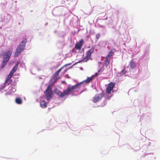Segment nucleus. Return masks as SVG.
Segmentation results:
<instances>
[{"instance_id":"nucleus-1","label":"nucleus","mask_w":160,"mask_h":160,"mask_svg":"<svg viewBox=\"0 0 160 160\" xmlns=\"http://www.w3.org/2000/svg\"><path fill=\"white\" fill-rule=\"evenodd\" d=\"M82 83V82H81L71 87L68 86L62 92L60 91H58L57 94L61 98H64L65 96L68 95L70 92H73L75 89L80 88V86Z\"/></svg>"},{"instance_id":"nucleus-2","label":"nucleus","mask_w":160,"mask_h":160,"mask_svg":"<svg viewBox=\"0 0 160 160\" xmlns=\"http://www.w3.org/2000/svg\"><path fill=\"white\" fill-rule=\"evenodd\" d=\"M12 52V49L11 48L7 52H5L4 55L6 56L4 58L2 62V65L1 66V68H3L6 65L9 59H10L11 55Z\"/></svg>"},{"instance_id":"nucleus-3","label":"nucleus","mask_w":160,"mask_h":160,"mask_svg":"<svg viewBox=\"0 0 160 160\" xmlns=\"http://www.w3.org/2000/svg\"><path fill=\"white\" fill-rule=\"evenodd\" d=\"M44 93L46 96V99L48 100L51 99L52 98V86L50 84L47 88Z\"/></svg>"},{"instance_id":"nucleus-4","label":"nucleus","mask_w":160,"mask_h":160,"mask_svg":"<svg viewBox=\"0 0 160 160\" xmlns=\"http://www.w3.org/2000/svg\"><path fill=\"white\" fill-rule=\"evenodd\" d=\"M94 49V48L92 47L90 49L87 51L86 52V56L82 60V61L85 62H87L90 59H92L91 58V54L93 52Z\"/></svg>"},{"instance_id":"nucleus-5","label":"nucleus","mask_w":160,"mask_h":160,"mask_svg":"<svg viewBox=\"0 0 160 160\" xmlns=\"http://www.w3.org/2000/svg\"><path fill=\"white\" fill-rule=\"evenodd\" d=\"M27 42V39L25 38L23 39L22 41L20 43L17 48V49L22 52L25 48L26 43Z\"/></svg>"},{"instance_id":"nucleus-6","label":"nucleus","mask_w":160,"mask_h":160,"mask_svg":"<svg viewBox=\"0 0 160 160\" xmlns=\"http://www.w3.org/2000/svg\"><path fill=\"white\" fill-rule=\"evenodd\" d=\"M103 96L104 94L103 93H99L93 97L92 101L96 103L101 99Z\"/></svg>"},{"instance_id":"nucleus-7","label":"nucleus","mask_w":160,"mask_h":160,"mask_svg":"<svg viewBox=\"0 0 160 160\" xmlns=\"http://www.w3.org/2000/svg\"><path fill=\"white\" fill-rule=\"evenodd\" d=\"M84 43V40L83 39H81L78 43H77L75 46V48L78 50L81 49Z\"/></svg>"},{"instance_id":"nucleus-8","label":"nucleus","mask_w":160,"mask_h":160,"mask_svg":"<svg viewBox=\"0 0 160 160\" xmlns=\"http://www.w3.org/2000/svg\"><path fill=\"white\" fill-rule=\"evenodd\" d=\"M115 86V83L114 82H111L109 83L108 87L106 88V92L108 94H110L111 91L113 89Z\"/></svg>"},{"instance_id":"nucleus-9","label":"nucleus","mask_w":160,"mask_h":160,"mask_svg":"<svg viewBox=\"0 0 160 160\" xmlns=\"http://www.w3.org/2000/svg\"><path fill=\"white\" fill-rule=\"evenodd\" d=\"M41 107L42 108H46L47 106V104L44 100H42L40 102Z\"/></svg>"},{"instance_id":"nucleus-10","label":"nucleus","mask_w":160,"mask_h":160,"mask_svg":"<svg viewBox=\"0 0 160 160\" xmlns=\"http://www.w3.org/2000/svg\"><path fill=\"white\" fill-rule=\"evenodd\" d=\"M94 77V76H92L91 77H88L87 79L84 81V82L87 83H90L93 79V78Z\"/></svg>"},{"instance_id":"nucleus-11","label":"nucleus","mask_w":160,"mask_h":160,"mask_svg":"<svg viewBox=\"0 0 160 160\" xmlns=\"http://www.w3.org/2000/svg\"><path fill=\"white\" fill-rule=\"evenodd\" d=\"M22 52L20 51L17 48L16 49V50L14 53V57H18L19 55L20 54L21 52Z\"/></svg>"},{"instance_id":"nucleus-12","label":"nucleus","mask_w":160,"mask_h":160,"mask_svg":"<svg viewBox=\"0 0 160 160\" xmlns=\"http://www.w3.org/2000/svg\"><path fill=\"white\" fill-rule=\"evenodd\" d=\"M110 59V58H108L107 57H106V59L104 61L106 67H107L108 65L109 64Z\"/></svg>"},{"instance_id":"nucleus-13","label":"nucleus","mask_w":160,"mask_h":160,"mask_svg":"<svg viewBox=\"0 0 160 160\" xmlns=\"http://www.w3.org/2000/svg\"><path fill=\"white\" fill-rule=\"evenodd\" d=\"M129 65L130 67V68L132 69L134 68L136 66L135 63L132 61H131L130 62Z\"/></svg>"},{"instance_id":"nucleus-14","label":"nucleus","mask_w":160,"mask_h":160,"mask_svg":"<svg viewBox=\"0 0 160 160\" xmlns=\"http://www.w3.org/2000/svg\"><path fill=\"white\" fill-rule=\"evenodd\" d=\"M114 51V49H111L106 57L110 58V57L112 55Z\"/></svg>"},{"instance_id":"nucleus-15","label":"nucleus","mask_w":160,"mask_h":160,"mask_svg":"<svg viewBox=\"0 0 160 160\" xmlns=\"http://www.w3.org/2000/svg\"><path fill=\"white\" fill-rule=\"evenodd\" d=\"M12 82V80L10 79H8L7 78H6L4 82V84L5 85L7 84V85H9Z\"/></svg>"},{"instance_id":"nucleus-16","label":"nucleus","mask_w":160,"mask_h":160,"mask_svg":"<svg viewBox=\"0 0 160 160\" xmlns=\"http://www.w3.org/2000/svg\"><path fill=\"white\" fill-rule=\"evenodd\" d=\"M63 67L62 66L61 68L58 70L57 72H56L54 73V76L55 77L58 76V75L59 72L61 71L62 69L63 68Z\"/></svg>"},{"instance_id":"nucleus-17","label":"nucleus","mask_w":160,"mask_h":160,"mask_svg":"<svg viewBox=\"0 0 160 160\" xmlns=\"http://www.w3.org/2000/svg\"><path fill=\"white\" fill-rule=\"evenodd\" d=\"M16 102L18 104H21L22 102V101L21 98H16L15 100Z\"/></svg>"},{"instance_id":"nucleus-18","label":"nucleus","mask_w":160,"mask_h":160,"mask_svg":"<svg viewBox=\"0 0 160 160\" xmlns=\"http://www.w3.org/2000/svg\"><path fill=\"white\" fill-rule=\"evenodd\" d=\"M18 63H17L13 67L12 70L14 71V72H15L18 68Z\"/></svg>"},{"instance_id":"nucleus-19","label":"nucleus","mask_w":160,"mask_h":160,"mask_svg":"<svg viewBox=\"0 0 160 160\" xmlns=\"http://www.w3.org/2000/svg\"><path fill=\"white\" fill-rule=\"evenodd\" d=\"M127 71L125 69L122 70L121 72V75H122L126 73Z\"/></svg>"},{"instance_id":"nucleus-20","label":"nucleus","mask_w":160,"mask_h":160,"mask_svg":"<svg viewBox=\"0 0 160 160\" xmlns=\"http://www.w3.org/2000/svg\"><path fill=\"white\" fill-rule=\"evenodd\" d=\"M100 37V33H97L96 36V38L97 40Z\"/></svg>"},{"instance_id":"nucleus-21","label":"nucleus","mask_w":160,"mask_h":160,"mask_svg":"<svg viewBox=\"0 0 160 160\" xmlns=\"http://www.w3.org/2000/svg\"><path fill=\"white\" fill-rule=\"evenodd\" d=\"M12 75H10V74H9V75H8L7 77V79H10L12 77Z\"/></svg>"},{"instance_id":"nucleus-22","label":"nucleus","mask_w":160,"mask_h":160,"mask_svg":"<svg viewBox=\"0 0 160 160\" xmlns=\"http://www.w3.org/2000/svg\"><path fill=\"white\" fill-rule=\"evenodd\" d=\"M15 72H14V71H12V70L11 72H10L9 73V74H10V75H12V76H13L14 73Z\"/></svg>"},{"instance_id":"nucleus-23","label":"nucleus","mask_w":160,"mask_h":160,"mask_svg":"<svg viewBox=\"0 0 160 160\" xmlns=\"http://www.w3.org/2000/svg\"><path fill=\"white\" fill-rule=\"evenodd\" d=\"M104 105H105L106 104V101H104Z\"/></svg>"},{"instance_id":"nucleus-24","label":"nucleus","mask_w":160,"mask_h":160,"mask_svg":"<svg viewBox=\"0 0 160 160\" xmlns=\"http://www.w3.org/2000/svg\"><path fill=\"white\" fill-rule=\"evenodd\" d=\"M8 16H9L10 18V15L9 14H8ZM10 18H9V20H10Z\"/></svg>"},{"instance_id":"nucleus-25","label":"nucleus","mask_w":160,"mask_h":160,"mask_svg":"<svg viewBox=\"0 0 160 160\" xmlns=\"http://www.w3.org/2000/svg\"><path fill=\"white\" fill-rule=\"evenodd\" d=\"M110 98V97H109V98H107V99H109Z\"/></svg>"}]
</instances>
